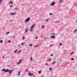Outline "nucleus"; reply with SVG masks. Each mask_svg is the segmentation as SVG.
Listing matches in <instances>:
<instances>
[{
	"instance_id": "nucleus-15",
	"label": "nucleus",
	"mask_w": 77,
	"mask_h": 77,
	"mask_svg": "<svg viewBox=\"0 0 77 77\" xmlns=\"http://www.w3.org/2000/svg\"><path fill=\"white\" fill-rule=\"evenodd\" d=\"M23 44H24V43H22L21 44V45H23Z\"/></svg>"
},
{
	"instance_id": "nucleus-27",
	"label": "nucleus",
	"mask_w": 77,
	"mask_h": 77,
	"mask_svg": "<svg viewBox=\"0 0 77 77\" xmlns=\"http://www.w3.org/2000/svg\"><path fill=\"white\" fill-rule=\"evenodd\" d=\"M27 29H26L25 30V32L26 33V32H27Z\"/></svg>"
},
{
	"instance_id": "nucleus-13",
	"label": "nucleus",
	"mask_w": 77,
	"mask_h": 77,
	"mask_svg": "<svg viewBox=\"0 0 77 77\" xmlns=\"http://www.w3.org/2000/svg\"><path fill=\"white\" fill-rule=\"evenodd\" d=\"M17 50H15L14 51V53H17Z\"/></svg>"
},
{
	"instance_id": "nucleus-49",
	"label": "nucleus",
	"mask_w": 77,
	"mask_h": 77,
	"mask_svg": "<svg viewBox=\"0 0 77 77\" xmlns=\"http://www.w3.org/2000/svg\"><path fill=\"white\" fill-rule=\"evenodd\" d=\"M34 77H35V76H34Z\"/></svg>"
},
{
	"instance_id": "nucleus-1",
	"label": "nucleus",
	"mask_w": 77,
	"mask_h": 77,
	"mask_svg": "<svg viewBox=\"0 0 77 77\" xmlns=\"http://www.w3.org/2000/svg\"><path fill=\"white\" fill-rule=\"evenodd\" d=\"M2 71H4L5 72H8L9 73V74H11L12 71L11 70H9L8 69H7L6 70H5V69H4L2 70Z\"/></svg>"
},
{
	"instance_id": "nucleus-17",
	"label": "nucleus",
	"mask_w": 77,
	"mask_h": 77,
	"mask_svg": "<svg viewBox=\"0 0 77 77\" xmlns=\"http://www.w3.org/2000/svg\"><path fill=\"white\" fill-rule=\"evenodd\" d=\"M44 25L42 26V28H44Z\"/></svg>"
},
{
	"instance_id": "nucleus-11",
	"label": "nucleus",
	"mask_w": 77,
	"mask_h": 77,
	"mask_svg": "<svg viewBox=\"0 0 77 77\" xmlns=\"http://www.w3.org/2000/svg\"><path fill=\"white\" fill-rule=\"evenodd\" d=\"M32 45H32V44H30L29 45V47H32Z\"/></svg>"
},
{
	"instance_id": "nucleus-12",
	"label": "nucleus",
	"mask_w": 77,
	"mask_h": 77,
	"mask_svg": "<svg viewBox=\"0 0 77 77\" xmlns=\"http://www.w3.org/2000/svg\"><path fill=\"white\" fill-rule=\"evenodd\" d=\"M2 42H3V40H1L0 41V43H2Z\"/></svg>"
},
{
	"instance_id": "nucleus-5",
	"label": "nucleus",
	"mask_w": 77,
	"mask_h": 77,
	"mask_svg": "<svg viewBox=\"0 0 77 77\" xmlns=\"http://www.w3.org/2000/svg\"><path fill=\"white\" fill-rule=\"evenodd\" d=\"M55 3L54 2H52L51 4V6H54V5Z\"/></svg>"
},
{
	"instance_id": "nucleus-33",
	"label": "nucleus",
	"mask_w": 77,
	"mask_h": 77,
	"mask_svg": "<svg viewBox=\"0 0 77 77\" xmlns=\"http://www.w3.org/2000/svg\"><path fill=\"white\" fill-rule=\"evenodd\" d=\"M51 56H53V54H51Z\"/></svg>"
},
{
	"instance_id": "nucleus-22",
	"label": "nucleus",
	"mask_w": 77,
	"mask_h": 77,
	"mask_svg": "<svg viewBox=\"0 0 77 77\" xmlns=\"http://www.w3.org/2000/svg\"><path fill=\"white\" fill-rule=\"evenodd\" d=\"M49 15H53V14H52V13H50L49 14Z\"/></svg>"
},
{
	"instance_id": "nucleus-48",
	"label": "nucleus",
	"mask_w": 77,
	"mask_h": 77,
	"mask_svg": "<svg viewBox=\"0 0 77 77\" xmlns=\"http://www.w3.org/2000/svg\"><path fill=\"white\" fill-rule=\"evenodd\" d=\"M76 22H77V20H76Z\"/></svg>"
},
{
	"instance_id": "nucleus-29",
	"label": "nucleus",
	"mask_w": 77,
	"mask_h": 77,
	"mask_svg": "<svg viewBox=\"0 0 77 77\" xmlns=\"http://www.w3.org/2000/svg\"><path fill=\"white\" fill-rule=\"evenodd\" d=\"M38 38L37 36L35 38V39H38Z\"/></svg>"
},
{
	"instance_id": "nucleus-46",
	"label": "nucleus",
	"mask_w": 77,
	"mask_h": 77,
	"mask_svg": "<svg viewBox=\"0 0 77 77\" xmlns=\"http://www.w3.org/2000/svg\"><path fill=\"white\" fill-rule=\"evenodd\" d=\"M45 39H46V38H45Z\"/></svg>"
},
{
	"instance_id": "nucleus-8",
	"label": "nucleus",
	"mask_w": 77,
	"mask_h": 77,
	"mask_svg": "<svg viewBox=\"0 0 77 77\" xmlns=\"http://www.w3.org/2000/svg\"><path fill=\"white\" fill-rule=\"evenodd\" d=\"M41 72H42V71L41 70L39 71H38V74H41Z\"/></svg>"
},
{
	"instance_id": "nucleus-45",
	"label": "nucleus",
	"mask_w": 77,
	"mask_h": 77,
	"mask_svg": "<svg viewBox=\"0 0 77 77\" xmlns=\"http://www.w3.org/2000/svg\"><path fill=\"white\" fill-rule=\"evenodd\" d=\"M20 45V44H19L18 45V46H19Z\"/></svg>"
},
{
	"instance_id": "nucleus-10",
	"label": "nucleus",
	"mask_w": 77,
	"mask_h": 77,
	"mask_svg": "<svg viewBox=\"0 0 77 77\" xmlns=\"http://www.w3.org/2000/svg\"><path fill=\"white\" fill-rule=\"evenodd\" d=\"M16 14L15 13H11V15H14V14Z\"/></svg>"
},
{
	"instance_id": "nucleus-35",
	"label": "nucleus",
	"mask_w": 77,
	"mask_h": 77,
	"mask_svg": "<svg viewBox=\"0 0 77 77\" xmlns=\"http://www.w3.org/2000/svg\"><path fill=\"white\" fill-rule=\"evenodd\" d=\"M59 21H58L56 22V23H59Z\"/></svg>"
},
{
	"instance_id": "nucleus-3",
	"label": "nucleus",
	"mask_w": 77,
	"mask_h": 77,
	"mask_svg": "<svg viewBox=\"0 0 77 77\" xmlns=\"http://www.w3.org/2000/svg\"><path fill=\"white\" fill-rule=\"evenodd\" d=\"M51 38H53V39H54L55 38V36L54 35H52L51 36Z\"/></svg>"
},
{
	"instance_id": "nucleus-24",
	"label": "nucleus",
	"mask_w": 77,
	"mask_h": 77,
	"mask_svg": "<svg viewBox=\"0 0 77 77\" xmlns=\"http://www.w3.org/2000/svg\"><path fill=\"white\" fill-rule=\"evenodd\" d=\"M59 45H60V46H61L62 45V43H60Z\"/></svg>"
},
{
	"instance_id": "nucleus-14",
	"label": "nucleus",
	"mask_w": 77,
	"mask_h": 77,
	"mask_svg": "<svg viewBox=\"0 0 77 77\" xmlns=\"http://www.w3.org/2000/svg\"><path fill=\"white\" fill-rule=\"evenodd\" d=\"M31 32H32L33 31V29L32 28H31V29H30Z\"/></svg>"
},
{
	"instance_id": "nucleus-43",
	"label": "nucleus",
	"mask_w": 77,
	"mask_h": 77,
	"mask_svg": "<svg viewBox=\"0 0 77 77\" xmlns=\"http://www.w3.org/2000/svg\"><path fill=\"white\" fill-rule=\"evenodd\" d=\"M15 9H17V8H15Z\"/></svg>"
},
{
	"instance_id": "nucleus-4",
	"label": "nucleus",
	"mask_w": 77,
	"mask_h": 77,
	"mask_svg": "<svg viewBox=\"0 0 77 77\" xmlns=\"http://www.w3.org/2000/svg\"><path fill=\"white\" fill-rule=\"evenodd\" d=\"M23 61V60H20L18 62V63H17V64H20V63H21V61Z\"/></svg>"
},
{
	"instance_id": "nucleus-38",
	"label": "nucleus",
	"mask_w": 77,
	"mask_h": 77,
	"mask_svg": "<svg viewBox=\"0 0 77 77\" xmlns=\"http://www.w3.org/2000/svg\"><path fill=\"white\" fill-rule=\"evenodd\" d=\"M25 70L26 72H27V71H28L27 69H26Z\"/></svg>"
},
{
	"instance_id": "nucleus-2",
	"label": "nucleus",
	"mask_w": 77,
	"mask_h": 77,
	"mask_svg": "<svg viewBox=\"0 0 77 77\" xmlns=\"http://www.w3.org/2000/svg\"><path fill=\"white\" fill-rule=\"evenodd\" d=\"M30 20V18L29 17L25 21H26V22H28V21H29Z\"/></svg>"
},
{
	"instance_id": "nucleus-32",
	"label": "nucleus",
	"mask_w": 77,
	"mask_h": 77,
	"mask_svg": "<svg viewBox=\"0 0 77 77\" xmlns=\"http://www.w3.org/2000/svg\"><path fill=\"white\" fill-rule=\"evenodd\" d=\"M30 59L31 60H32V57H31L30 58Z\"/></svg>"
},
{
	"instance_id": "nucleus-47",
	"label": "nucleus",
	"mask_w": 77,
	"mask_h": 77,
	"mask_svg": "<svg viewBox=\"0 0 77 77\" xmlns=\"http://www.w3.org/2000/svg\"><path fill=\"white\" fill-rule=\"evenodd\" d=\"M15 37V36H13V38H14Z\"/></svg>"
},
{
	"instance_id": "nucleus-21",
	"label": "nucleus",
	"mask_w": 77,
	"mask_h": 77,
	"mask_svg": "<svg viewBox=\"0 0 77 77\" xmlns=\"http://www.w3.org/2000/svg\"><path fill=\"white\" fill-rule=\"evenodd\" d=\"M71 60H74V59L73 58H71Z\"/></svg>"
},
{
	"instance_id": "nucleus-39",
	"label": "nucleus",
	"mask_w": 77,
	"mask_h": 77,
	"mask_svg": "<svg viewBox=\"0 0 77 77\" xmlns=\"http://www.w3.org/2000/svg\"><path fill=\"white\" fill-rule=\"evenodd\" d=\"M0 1H1V2H2V0H0Z\"/></svg>"
},
{
	"instance_id": "nucleus-19",
	"label": "nucleus",
	"mask_w": 77,
	"mask_h": 77,
	"mask_svg": "<svg viewBox=\"0 0 77 77\" xmlns=\"http://www.w3.org/2000/svg\"><path fill=\"white\" fill-rule=\"evenodd\" d=\"M8 42H11V40H9L8 41H7Z\"/></svg>"
},
{
	"instance_id": "nucleus-30",
	"label": "nucleus",
	"mask_w": 77,
	"mask_h": 77,
	"mask_svg": "<svg viewBox=\"0 0 77 77\" xmlns=\"http://www.w3.org/2000/svg\"><path fill=\"white\" fill-rule=\"evenodd\" d=\"M20 52H21V50L19 51L18 52V53H20Z\"/></svg>"
},
{
	"instance_id": "nucleus-41",
	"label": "nucleus",
	"mask_w": 77,
	"mask_h": 77,
	"mask_svg": "<svg viewBox=\"0 0 77 77\" xmlns=\"http://www.w3.org/2000/svg\"><path fill=\"white\" fill-rule=\"evenodd\" d=\"M62 1V0H60V2H61Z\"/></svg>"
},
{
	"instance_id": "nucleus-36",
	"label": "nucleus",
	"mask_w": 77,
	"mask_h": 77,
	"mask_svg": "<svg viewBox=\"0 0 77 77\" xmlns=\"http://www.w3.org/2000/svg\"><path fill=\"white\" fill-rule=\"evenodd\" d=\"M73 54V52H71V54Z\"/></svg>"
},
{
	"instance_id": "nucleus-28",
	"label": "nucleus",
	"mask_w": 77,
	"mask_h": 77,
	"mask_svg": "<svg viewBox=\"0 0 77 77\" xmlns=\"http://www.w3.org/2000/svg\"><path fill=\"white\" fill-rule=\"evenodd\" d=\"M9 32H8L7 33V35H8V34H9Z\"/></svg>"
},
{
	"instance_id": "nucleus-42",
	"label": "nucleus",
	"mask_w": 77,
	"mask_h": 77,
	"mask_svg": "<svg viewBox=\"0 0 77 77\" xmlns=\"http://www.w3.org/2000/svg\"><path fill=\"white\" fill-rule=\"evenodd\" d=\"M51 47H52V46H53V45H50Z\"/></svg>"
},
{
	"instance_id": "nucleus-37",
	"label": "nucleus",
	"mask_w": 77,
	"mask_h": 77,
	"mask_svg": "<svg viewBox=\"0 0 77 77\" xmlns=\"http://www.w3.org/2000/svg\"><path fill=\"white\" fill-rule=\"evenodd\" d=\"M45 65H48V64L47 63H46V64H45Z\"/></svg>"
},
{
	"instance_id": "nucleus-25",
	"label": "nucleus",
	"mask_w": 77,
	"mask_h": 77,
	"mask_svg": "<svg viewBox=\"0 0 77 77\" xmlns=\"http://www.w3.org/2000/svg\"><path fill=\"white\" fill-rule=\"evenodd\" d=\"M12 3H13L12 2H10L9 4H12Z\"/></svg>"
},
{
	"instance_id": "nucleus-31",
	"label": "nucleus",
	"mask_w": 77,
	"mask_h": 77,
	"mask_svg": "<svg viewBox=\"0 0 77 77\" xmlns=\"http://www.w3.org/2000/svg\"><path fill=\"white\" fill-rule=\"evenodd\" d=\"M49 69H50V70H51V69H52L51 68V67H50V68H49Z\"/></svg>"
},
{
	"instance_id": "nucleus-40",
	"label": "nucleus",
	"mask_w": 77,
	"mask_h": 77,
	"mask_svg": "<svg viewBox=\"0 0 77 77\" xmlns=\"http://www.w3.org/2000/svg\"><path fill=\"white\" fill-rule=\"evenodd\" d=\"M4 57H2V59H4Z\"/></svg>"
},
{
	"instance_id": "nucleus-34",
	"label": "nucleus",
	"mask_w": 77,
	"mask_h": 77,
	"mask_svg": "<svg viewBox=\"0 0 77 77\" xmlns=\"http://www.w3.org/2000/svg\"><path fill=\"white\" fill-rule=\"evenodd\" d=\"M11 6H12V5H11L10 6V8H11Z\"/></svg>"
},
{
	"instance_id": "nucleus-23",
	"label": "nucleus",
	"mask_w": 77,
	"mask_h": 77,
	"mask_svg": "<svg viewBox=\"0 0 77 77\" xmlns=\"http://www.w3.org/2000/svg\"><path fill=\"white\" fill-rule=\"evenodd\" d=\"M48 19H47L46 20V22H47V21H48Z\"/></svg>"
},
{
	"instance_id": "nucleus-16",
	"label": "nucleus",
	"mask_w": 77,
	"mask_h": 77,
	"mask_svg": "<svg viewBox=\"0 0 77 77\" xmlns=\"http://www.w3.org/2000/svg\"><path fill=\"white\" fill-rule=\"evenodd\" d=\"M56 63V62L54 61V62H53V63H52V65H54V63Z\"/></svg>"
},
{
	"instance_id": "nucleus-6",
	"label": "nucleus",
	"mask_w": 77,
	"mask_h": 77,
	"mask_svg": "<svg viewBox=\"0 0 77 77\" xmlns=\"http://www.w3.org/2000/svg\"><path fill=\"white\" fill-rule=\"evenodd\" d=\"M29 75H33V73H30V72H29Z\"/></svg>"
},
{
	"instance_id": "nucleus-18",
	"label": "nucleus",
	"mask_w": 77,
	"mask_h": 77,
	"mask_svg": "<svg viewBox=\"0 0 77 77\" xmlns=\"http://www.w3.org/2000/svg\"><path fill=\"white\" fill-rule=\"evenodd\" d=\"M74 31V33H75V32H76V31H77V30H75Z\"/></svg>"
},
{
	"instance_id": "nucleus-44",
	"label": "nucleus",
	"mask_w": 77,
	"mask_h": 77,
	"mask_svg": "<svg viewBox=\"0 0 77 77\" xmlns=\"http://www.w3.org/2000/svg\"><path fill=\"white\" fill-rule=\"evenodd\" d=\"M49 60H51V59H49Z\"/></svg>"
},
{
	"instance_id": "nucleus-20",
	"label": "nucleus",
	"mask_w": 77,
	"mask_h": 77,
	"mask_svg": "<svg viewBox=\"0 0 77 77\" xmlns=\"http://www.w3.org/2000/svg\"><path fill=\"white\" fill-rule=\"evenodd\" d=\"M34 47H38V46H37V45H36Z\"/></svg>"
},
{
	"instance_id": "nucleus-7",
	"label": "nucleus",
	"mask_w": 77,
	"mask_h": 77,
	"mask_svg": "<svg viewBox=\"0 0 77 77\" xmlns=\"http://www.w3.org/2000/svg\"><path fill=\"white\" fill-rule=\"evenodd\" d=\"M35 26V24H33V25L31 26V29H32V28H33Z\"/></svg>"
},
{
	"instance_id": "nucleus-26",
	"label": "nucleus",
	"mask_w": 77,
	"mask_h": 77,
	"mask_svg": "<svg viewBox=\"0 0 77 77\" xmlns=\"http://www.w3.org/2000/svg\"><path fill=\"white\" fill-rule=\"evenodd\" d=\"M25 38V37H24V36H23V40H24V39Z\"/></svg>"
},
{
	"instance_id": "nucleus-9",
	"label": "nucleus",
	"mask_w": 77,
	"mask_h": 77,
	"mask_svg": "<svg viewBox=\"0 0 77 77\" xmlns=\"http://www.w3.org/2000/svg\"><path fill=\"white\" fill-rule=\"evenodd\" d=\"M20 71H19L18 73V75L19 76L20 75Z\"/></svg>"
}]
</instances>
